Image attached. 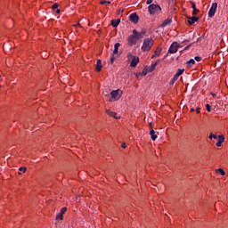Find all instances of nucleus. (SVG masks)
<instances>
[{
	"instance_id": "nucleus-22",
	"label": "nucleus",
	"mask_w": 228,
	"mask_h": 228,
	"mask_svg": "<svg viewBox=\"0 0 228 228\" xmlns=\"http://www.w3.org/2000/svg\"><path fill=\"white\" fill-rule=\"evenodd\" d=\"M183 74H184V69H177V72H176V76L180 77V76H183Z\"/></svg>"
},
{
	"instance_id": "nucleus-3",
	"label": "nucleus",
	"mask_w": 228,
	"mask_h": 228,
	"mask_svg": "<svg viewBox=\"0 0 228 228\" xmlns=\"http://www.w3.org/2000/svg\"><path fill=\"white\" fill-rule=\"evenodd\" d=\"M161 10V7L158 4H151L148 7V12L150 13V15H155V13H158V12H159Z\"/></svg>"
},
{
	"instance_id": "nucleus-44",
	"label": "nucleus",
	"mask_w": 228,
	"mask_h": 228,
	"mask_svg": "<svg viewBox=\"0 0 228 228\" xmlns=\"http://www.w3.org/2000/svg\"><path fill=\"white\" fill-rule=\"evenodd\" d=\"M195 111V109H191V113H193Z\"/></svg>"
},
{
	"instance_id": "nucleus-19",
	"label": "nucleus",
	"mask_w": 228,
	"mask_h": 228,
	"mask_svg": "<svg viewBox=\"0 0 228 228\" xmlns=\"http://www.w3.org/2000/svg\"><path fill=\"white\" fill-rule=\"evenodd\" d=\"M118 24H120V19L111 20V26H113V28H117Z\"/></svg>"
},
{
	"instance_id": "nucleus-32",
	"label": "nucleus",
	"mask_w": 228,
	"mask_h": 228,
	"mask_svg": "<svg viewBox=\"0 0 228 228\" xmlns=\"http://www.w3.org/2000/svg\"><path fill=\"white\" fill-rule=\"evenodd\" d=\"M195 60H196V61H202V57L196 56Z\"/></svg>"
},
{
	"instance_id": "nucleus-36",
	"label": "nucleus",
	"mask_w": 228,
	"mask_h": 228,
	"mask_svg": "<svg viewBox=\"0 0 228 228\" xmlns=\"http://www.w3.org/2000/svg\"><path fill=\"white\" fill-rule=\"evenodd\" d=\"M121 147H122V149H126V147H127V146L126 145L125 142H123V143L121 144Z\"/></svg>"
},
{
	"instance_id": "nucleus-16",
	"label": "nucleus",
	"mask_w": 228,
	"mask_h": 228,
	"mask_svg": "<svg viewBox=\"0 0 228 228\" xmlns=\"http://www.w3.org/2000/svg\"><path fill=\"white\" fill-rule=\"evenodd\" d=\"M161 54V48L157 47L151 58H156V56H159Z\"/></svg>"
},
{
	"instance_id": "nucleus-26",
	"label": "nucleus",
	"mask_w": 228,
	"mask_h": 228,
	"mask_svg": "<svg viewBox=\"0 0 228 228\" xmlns=\"http://www.w3.org/2000/svg\"><path fill=\"white\" fill-rule=\"evenodd\" d=\"M206 110L208 111V113H211V105L206 104Z\"/></svg>"
},
{
	"instance_id": "nucleus-30",
	"label": "nucleus",
	"mask_w": 228,
	"mask_h": 228,
	"mask_svg": "<svg viewBox=\"0 0 228 228\" xmlns=\"http://www.w3.org/2000/svg\"><path fill=\"white\" fill-rule=\"evenodd\" d=\"M58 6H60L58 4H54L52 8L53 10H58Z\"/></svg>"
},
{
	"instance_id": "nucleus-4",
	"label": "nucleus",
	"mask_w": 228,
	"mask_h": 228,
	"mask_svg": "<svg viewBox=\"0 0 228 228\" xmlns=\"http://www.w3.org/2000/svg\"><path fill=\"white\" fill-rule=\"evenodd\" d=\"M179 47H181V45L178 44L177 42H174L169 49H168V53L169 54H175V53H177V51H179Z\"/></svg>"
},
{
	"instance_id": "nucleus-10",
	"label": "nucleus",
	"mask_w": 228,
	"mask_h": 228,
	"mask_svg": "<svg viewBox=\"0 0 228 228\" xmlns=\"http://www.w3.org/2000/svg\"><path fill=\"white\" fill-rule=\"evenodd\" d=\"M129 19L131 20V22H134V24H137L138 20H139V17H138V14L136 13H132L130 16H129Z\"/></svg>"
},
{
	"instance_id": "nucleus-20",
	"label": "nucleus",
	"mask_w": 228,
	"mask_h": 228,
	"mask_svg": "<svg viewBox=\"0 0 228 228\" xmlns=\"http://www.w3.org/2000/svg\"><path fill=\"white\" fill-rule=\"evenodd\" d=\"M193 65H195V60L191 59L190 61H187L188 69H191V67H193Z\"/></svg>"
},
{
	"instance_id": "nucleus-7",
	"label": "nucleus",
	"mask_w": 228,
	"mask_h": 228,
	"mask_svg": "<svg viewBox=\"0 0 228 228\" xmlns=\"http://www.w3.org/2000/svg\"><path fill=\"white\" fill-rule=\"evenodd\" d=\"M147 31L142 29L141 32L136 31V29L133 30V35L135 37L136 40H140V38H143V35H145Z\"/></svg>"
},
{
	"instance_id": "nucleus-2",
	"label": "nucleus",
	"mask_w": 228,
	"mask_h": 228,
	"mask_svg": "<svg viewBox=\"0 0 228 228\" xmlns=\"http://www.w3.org/2000/svg\"><path fill=\"white\" fill-rule=\"evenodd\" d=\"M127 60H132L130 62V67H136L140 63V57L132 55L131 53H128L126 55Z\"/></svg>"
},
{
	"instance_id": "nucleus-28",
	"label": "nucleus",
	"mask_w": 228,
	"mask_h": 228,
	"mask_svg": "<svg viewBox=\"0 0 228 228\" xmlns=\"http://www.w3.org/2000/svg\"><path fill=\"white\" fill-rule=\"evenodd\" d=\"M110 62L111 63V65L115 63V54H113V56L110 58Z\"/></svg>"
},
{
	"instance_id": "nucleus-12",
	"label": "nucleus",
	"mask_w": 228,
	"mask_h": 228,
	"mask_svg": "<svg viewBox=\"0 0 228 228\" xmlns=\"http://www.w3.org/2000/svg\"><path fill=\"white\" fill-rule=\"evenodd\" d=\"M158 63H159V60H158L155 63H152L151 67L147 69V72H154V70H156V67H158Z\"/></svg>"
},
{
	"instance_id": "nucleus-1",
	"label": "nucleus",
	"mask_w": 228,
	"mask_h": 228,
	"mask_svg": "<svg viewBox=\"0 0 228 228\" xmlns=\"http://www.w3.org/2000/svg\"><path fill=\"white\" fill-rule=\"evenodd\" d=\"M153 45L154 40L152 37L144 38L141 50L142 53H149V51L152 49Z\"/></svg>"
},
{
	"instance_id": "nucleus-6",
	"label": "nucleus",
	"mask_w": 228,
	"mask_h": 228,
	"mask_svg": "<svg viewBox=\"0 0 228 228\" xmlns=\"http://www.w3.org/2000/svg\"><path fill=\"white\" fill-rule=\"evenodd\" d=\"M216 8H218V4L213 3L208 11V17H215V13H216Z\"/></svg>"
},
{
	"instance_id": "nucleus-29",
	"label": "nucleus",
	"mask_w": 228,
	"mask_h": 228,
	"mask_svg": "<svg viewBox=\"0 0 228 228\" xmlns=\"http://www.w3.org/2000/svg\"><path fill=\"white\" fill-rule=\"evenodd\" d=\"M20 172H23V174L28 170L27 167H20Z\"/></svg>"
},
{
	"instance_id": "nucleus-27",
	"label": "nucleus",
	"mask_w": 228,
	"mask_h": 228,
	"mask_svg": "<svg viewBox=\"0 0 228 228\" xmlns=\"http://www.w3.org/2000/svg\"><path fill=\"white\" fill-rule=\"evenodd\" d=\"M61 215H65V213H67V208H62L61 209V212H60Z\"/></svg>"
},
{
	"instance_id": "nucleus-15",
	"label": "nucleus",
	"mask_w": 228,
	"mask_h": 228,
	"mask_svg": "<svg viewBox=\"0 0 228 228\" xmlns=\"http://www.w3.org/2000/svg\"><path fill=\"white\" fill-rule=\"evenodd\" d=\"M106 113L109 114L110 117H113V118H117V119L120 118V117H117V113L116 112H113V111H111L110 110H107Z\"/></svg>"
},
{
	"instance_id": "nucleus-23",
	"label": "nucleus",
	"mask_w": 228,
	"mask_h": 228,
	"mask_svg": "<svg viewBox=\"0 0 228 228\" xmlns=\"http://www.w3.org/2000/svg\"><path fill=\"white\" fill-rule=\"evenodd\" d=\"M101 4H106V6H108L109 4H111V2L106 1V0H102Z\"/></svg>"
},
{
	"instance_id": "nucleus-35",
	"label": "nucleus",
	"mask_w": 228,
	"mask_h": 228,
	"mask_svg": "<svg viewBox=\"0 0 228 228\" xmlns=\"http://www.w3.org/2000/svg\"><path fill=\"white\" fill-rule=\"evenodd\" d=\"M214 136H215V134L210 133L209 134V140H213Z\"/></svg>"
},
{
	"instance_id": "nucleus-9",
	"label": "nucleus",
	"mask_w": 228,
	"mask_h": 228,
	"mask_svg": "<svg viewBox=\"0 0 228 228\" xmlns=\"http://www.w3.org/2000/svg\"><path fill=\"white\" fill-rule=\"evenodd\" d=\"M199 20V17L197 16H192V17H188V24L189 26H193Z\"/></svg>"
},
{
	"instance_id": "nucleus-31",
	"label": "nucleus",
	"mask_w": 228,
	"mask_h": 228,
	"mask_svg": "<svg viewBox=\"0 0 228 228\" xmlns=\"http://www.w3.org/2000/svg\"><path fill=\"white\" fill-rule=\"evenodd\" d=\"M154 2V0H147L146 1V4H152V3Z\"/></svg>"
},
{
	"instance_id": "nucleus-24",
	"label": "nucleus",
	"mask_w": 228,
	"mask_h": 228,
	"mask_svg": "<svg viewBox=\"0 0 228 228\" xmlns=\"http://www.w3.org/2000/svg\"><path fill=\"white\" fill-rule=\"evenodd\" d=\"M56 220H63V214L59 213V214L56 216Z\"/></svg>"
},
{
	"instance_id": "nucleus-21",
	"label": "nucleus",
	"mask_w": 228,
	"mask_h": 228,
	"mask_svg": "<svg viewBox=\"0 0 228 228\" xmlns=\"http://www.w3.org/2000/svg\"><path fill=\"white\" fill-rule=\"evenodd\" d=\"M171 22H172V20L170 19L164 20L162 23V28H165V26H168V24H170Z\"/></svg>"
},
{
	"instance_id": "nucleus-45",
	"label": "nucleus",
	"mask_w": 228,
	"mask_h": 228,
	"mask_svg": "<svg viewBox=\"0 0 228 228\" xmlns=\"http://www.w3.org/2000/svg\"><path fill=\"white\" fill-rule=\"evenodd\" d=\"M56 13H60V9H57V10H56Z\"/></svg>"
},
{
	"instance_id": "nucleus-47",
	"label": "nucleus",
	"mask_w": 228,
	"mask_h": 228,
	"mask_svg": "<svg viewBox=\"0 0 228 228\" xmlns=\"http://www.w3.org/2000/svg\"><path fill=\"white\" fill-rule=\"evenodd\" d=\"M0 88H1V85H0Z\"/></svg>"
},
{
	"instance_id": "nucleus-8",
	"label": "nucleus",
	"mask_w": 228,
	"mask_h": 228,
	"mask_svg": "<svg viewBox=\"0 0 228 228\" xmlns=\"http://www.w3.org/2000/svg\"><path fill=\"white\" fill-rule=\"evenodd\" d=\"M127 40H128V45L130 46L136 45V43L138 42V39H136L134 34L130 35Z\"/></svg>"
},
{
	"instance_id": "nucleus-18",
	"label": "nucleus",
	"mask_w": 228,
	"mask_h": 228,
	"mask_svg": "<svg viewBox=\"0 0 228 228\" xmlns=\"http://www.w3.org/2000/svg\"><path fill=\"white\" fill-rule=\"evenodd\" d=\"M118 47H120V43H116L114 45V51H113V54H118Z\"/></svg>"
},
{
	"instance_id": "nucleus-39",
	"label": "nucleus",
	"mask_w": 228,
	"mask_h": 228,
	"mask_svg": "<svg viewBox=\"0 0 228 228\" xmlns=\"http://www.w3.org/2000/svg\"><path fill=\"white\" fill-rule=\"evenodd\" d=\"M140 76H142V73H135L136 77H140Z\"/></svg>"
},
{
	"instance_id": "nucleus-13",
	"label": "nucleus",
	"mask_w": 228,
	"mask_h": 228,
	"mask_svg": "<svg viewBox=\"0 0 228 228\" xmlns=\"http://www.w3.org/2000/svg\"><path fill=\"white\" fill-rule=\"evenodd\" d=\"M190 4H191V8L193 10L192 15H198L200 11H199V9H197V5L193 3V1H191Z\"/></svg>"
},
{
	"instance_id": "nucleus-5",
	"label": "nucleus",
	"mask_w": 228,
	"mask_h": 228,
	"mask_svg": "<svg viewBox=\"0 0 228 228\" xmlns=\"http://www.w3.org/2000/svg\"><path fill=\"white\" fill-rule=\"evenodd\" d=\"M120 90H115L110 93L111 98L110 99V102H113V101H118L120 99Z\"/></svg>"
},
{
	"instance_id": "nucleus-41",
	"label": "nucleus",
	"mask_w": 228,
	"mask_h": 228,
	"mask_svg": "<svg viewBox=\"0 0 228 228\" xmlns=\"http://www.w3.org/2000/svg\"><path fill=\"white\" fill-rule=\"evenodd\" d=\"M142 76H147V72L142 71Z\"/></svg>"
},
{
	"instance_id": "nucleus-33",
	"label": "nucleus",
	"mask_w": 228,
	"mask_h": 228,
	"mask_svg": "<svg viewBox=\"0 0 228 228\" xmlns=\"http://www.w3.org/2000/svg\"><path fill=\"white\" fill-rule=\"evenodd\" d=\"M177 79H179V76H178V75H175V76L173 77V80H174V81H177Z\"/></svg>"
},
{
	"instance_id": "nucleus-43",
	"label": "nucleus",
	"mask_w": 228,
	"mask_h": 228,
	"mask_svg": "<svg viewBox=\"0 0 228 228\" xmlns=\"http://www.w3.org/2000/svg\"><path fill=\"white\" fill-rule=\"evenodd\" d=\"M210 94H211V95L214 96V97L216 95V94H215V93H210Z\"/></svg>"
},
{
	"instance_id": "nucleus-46",
	"label": "nucleus",
	"mask_w": 228,
	"mask_h": 228,
	"mask_svg": "<svg viewBox=\"0 0 228 228\" xmlns=\"http://www.w3.org/2000/svg\"><path fill=\"white\" fill-rule=\"evenodd\" d=\"M150 127L151 129H152V123H150Z\"/></svg>"
},
{
	"instance_id": "nucleus-38",
	"label": "nucleus",
	"mask_w": 228,
	"mask_h": 228,
	"mask_svg": "<svg viewBox=\"0 0 228 228\" xmlns=\"http://www.w3.org/2000/svg\"><path fill=\"white\" fill-rule=\"evenodd\" d=\"M190 47H191V45H189L188 46H186V47L184 48V51L190 49Z\"/></svg>"
},
{
	"instance_id": "nucleus-42",
	"label": "nucleus",
	"mask_w": 228,
	"mask_h": 228,
	"mask_svg": "<svg viewBox=\"0 0 228 228\" xmlns=\"http://www.w3.org/2000/svg\"><path fill=\"white\" fill-rule=\"evenodd\" d=\"M81 27V24L78 22L77 25H75V28Z\"/></svg>"
},
{
	"instance_id": "nucleus-11",
	"label": "nucleus",
	"mask_w": 228,
	"mask_h": 228,
	"mask_svg": "<svg viewBox=\"0 0 228 228\" xmlns=\"http://www.w3.org/2000/svg\"><path fill=\"white\" fill-rule=\"evenodd\" d=\"M218 142L216 143V147H222V143L225 142V137L224 134L218 135Z\"/></svg>"
},
{
	"instance_id": "nucleus-25",
	"label": "nucleus",
	"mask_w": 228,
	"mask_h": 228,
	"mask_svg": "<svg viewBox=\"0 0 228 228\" xmlns=\"http://www.w3.org/2000/svg\"><path fill=\"white\" fill-rule=\"evenodd\" d=\"M217 172H219V174H220L221 175H225V171H224L223 168H218V169H217Z\"/></svg>"
},
{
	"instance_id": "nucleus-40",
	"label": "nucleus",
	"mask_w": 228,
	"mask_h": 228,
	"mask_svg": "<svg viewBox=\"0 0 228 228\" xmlns=\"http://www.w3.org/2000/svg\"><path fill=\"white\" fill-rule=\"evenodd\" d=\"M214 140H218V135H216V134H214Z\"/></svg>"
},
{
	"instance_id": "nucleus-34",
	"label": "nucleus",
	"mask_w": 228,
	"mask_h": 228,
	"mask_svg": "<svg viewBox=\"0 0 228 228\" xmlns=\"http://www.w3.org/2000/svg\"><path fill=\"white\" fill-rule=\"evenodd\" d=\"M175 80H174L173 78L170 80L169 85H171V86H173V85H175Z\"/></svg>"
},
{
	"instance_id": "nucleus-14",
	"label": "nucleus",
	"mask_w": 228,
	"mask_h": 228,
	"mask_svg": "<svg viewBox=\"0 0 228 228\" xmlns=\"http://www.w3.org/2000/svg\"><path fill=\"white\" fill-rule=\"evenodd\" d=\"M96 72H101L102 69V61H101V59L97 60L96 62Z\"/></svg>"
},
{
	"instance_id": "nucleus-17",
	"label": "nucleus",
	"mask_w": 228,
	"mask_h": 228,
	"mask_svg": "<svg viewBox=\"0 0 228 228\" xmlns=\"http://www.w3.org/2000/svg\"><path fill=\"white\" fill-rule=\"evenodd\" d=\"M150 136L151 140H153V142H155L156 138H158V135L156 134V132L154 131V129H151L150 131Z\"/></svg>"
},
{
	"instance_id": "nucleus-37",
	"label": "nucleus",
	"mask_w": 228,
	"mask_h": 228,
	"mask_svg": "<svg viewBox=\"0 0 228 228\" xmlns=\"http://www.w3.org/2000/svg\"><path fill=\"white\" fill-rule=\"evenodd\" d=\"M196 113H198V114L200 113V108L198 107V108L196 109Z\"/></svg>"
}]
</instances>
